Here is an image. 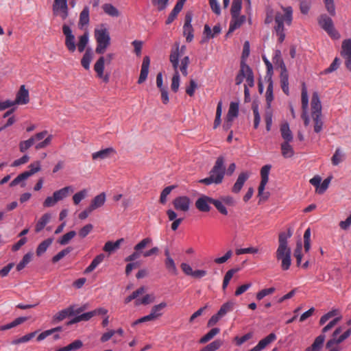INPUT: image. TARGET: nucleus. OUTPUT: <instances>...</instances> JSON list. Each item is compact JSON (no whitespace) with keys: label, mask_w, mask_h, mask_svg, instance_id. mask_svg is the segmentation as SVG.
Segmentation results:
<instances>
[{"label":"nucleus","mask_w":351,"mask_h":351,"mask_svg":"<svg viewBox=\"0 0 351 351\" xmlns=\"http://www.w3.org/2000/svg\"><path fill=\"white\" fill-rule=\"evenodd\" d=\"M83 346V343L81 340L77 339L67 345L66 346L60 348L56 351H75L81 348Z\"/></svg>","instance_id":"obj_35"},{"label":"nucleus","mask_w":351,"mask_h":351,"mask_svg":"<svg viewBox=\"0 0 351 351\" xmlns=\"http://www.w3.org/2000/svg\"><path fill=\"white\" fill-rule=\"evenodd\" d=\"M95 38L97 42L95 52L104 54L110 44V37L108 29L103 25L95 29Z\"/></svg>","instance_id":"obj_5"},{"label":"nucleus","mask_w":351,"mask_h":351,"mask_svg":"<svg viewBox=\"0 0 351 351\" xmlns=\"http://www.w3.org/2000/svg\"><path fill=\"white\" fill-rule=\"evenodd\" d=\"M343 154L340 148H337L333 154L331 160L333 165H338L343 160Z\"/></svg>","instance_id":"obj_54"},{"label":"nucleus","mask_w":351,"mask_h":351,"mask_svg":"<svg viewBox=\"0 0 351 351\" xmlns=\"http://www.w3.org/2000/svg\"><path fill=\"white\" fill-rule=\"evenodd\" d=\"M223 204L224 203L221 199H213V204L215 206L217 210L222 215H227L228 210Z\"/></svg>","instance_id":"obj_56"},{"label":"nucleus","mask_w":351,"mask_h":351,"mask_svg":"<svg viewBox=\"0 0 351 351\" xmlns=\"http://www.w3.org/2000/svg\"><path fill=\"white\" fill-rule=\"evenodd\" d=\"M104 64L105 57L101 56L95 62L94 65V70L97 73L99 78H101L105 82H108L109 80V76L108 75H104Z\"/></svg>","instance_id":"obj_16"},{"label":"nucleus","mask_w":351,"mask_h":351,"mask_svg":"<svg viewBox=\"0 0 351 351\" xmlns=\"http://www.w3.org/2000/svg\"><path fill=\"white\" fill-rule=\"evenodd\" d=\"M26 320H27V317H18V318L15 319L13 322H10L8 324L1 326L0 330L3 331V330L11 329V328L16 327L18 325L23 323Z\"/></svg>","instance_id":"obj_38"},{"label":"nucleus","mask_w":351,"mask_h":351,"mask_svg":"<svg viewBox=\"0 0 351 351\" xmlns=\"http://www.w3.org/2000/svg\"><path fill=\"white\" fill-rule=\"evenodd\" d=\"M182 8H180V5H178L176 4L173 9L169 14V15L166 21V24L167 25L171 24L175 20V19L177 17L178 14L182 10Z\"/></svg>","instance_id":"obj_52"},{"label":"nucleus","mask_w":351,"mask_h":351,"mask_svg":"<svg viewBox=\"0 0 351 351\" xmlns=\"http://www.w3.org/2000/svg\"><path fill=\"white\" fill-rule=\"evenodd\" d=\"M275 257L278 261L281 262L280 267L283 271H287L290 268L291 265V250L285 242L280 241V243H278Z\"/></svg>","instance_id":"obj_4"},{"label":"nucleus","mask_w":351,"mask_h":351,"mask_svg":"<svg viewBox=\"0 0 351 351\" xmlns=\"http://www.w3.org/2000/svg\"><path fill=\"white\" fill-rule=\"evenodd\" d=\"M341 55L343 58L351 57V39H346L343 41Z\"/></svg>","instance_id":"obj_40"},{"label":"nucleus","mask_w":351,"mask_h":351,"mask_svg":"<svg viewBox=\"0 0 351 351\" xmlns=\"http://www.w3.org/2000/svg\"><path fill=\"white\" fill-rule=\"evenodd\" d=\"M88 191L86 189H82L80 191L76 193L73 196V201L75 205H77L80 202L84 199L87 195Z\"/></svg>","instance_id":"obj_55"},{"label":"nucleus","mask_w":351,"mask_h":351,"mask_svg":"<svg viewBox=\"0 0 351 351\" xmlns=\"http://www.w3.org/2000/svg\"><path fill=\"white\" fill-rule=\"evenodd\" d=\"M239 114V104L236 102H231L230 104L229 110L228 112L227 117L228 120H233L238 116Z\"/></svg>","instance_id":"obj_42"},{"label":"nucleus","mask_w":351,"mask_h":351,"mask_svg":"<svg viewBox=\"0 0 351 351\" xmlns=\"http://www.w3.org/2000/svg\"><path fill=\"white\" fill-rule=\"evenodd\" d=\"M123 241V239H120L116 241L115 242L107 241L103 247V250L106 252L111 253L114 250L119 248L121 243H122Z\"/></svg>","instance_id":"obj_34"},{"label":"nucleus","mask_w":351,"mask_h":351,"mask_svg":"<svg viewBox=\"0 0 351 351\" xmlns=\"http://www.w3.org/2000/svg\"><path fill=\"white\" fill-rule=\"evenodd\" d=\"M54 14H60L62 19H66L69 15L67 0H54L53 3Z\"/></svg>","instance_id":"obj_11"},{"label":"nucleus","mask_w":351,"mask_h":351,"mask_svg":"<svg viewBox=\"0 0 351 351\" xmlns=\"http://www.w3.org/2000/svg\"><path fill=\"white\" fill-rule=\"evenodd\" d=\"M325 339V335H319L315 338L313 344L311 346L308 347L305 351H320V350L323 347Z\"/></svg>","instance_id":"obj_23"},{"label":"nucleus","mask_w":351,"mask_h":351,"mask_svg":"<svg viewBox=\"0 0 351 351\" xmlns=\"http://www.w3.org/2000/svg\"><path fill=\"white\" fill-rule=\"evenodd\" d=\"M166 302H162L158 304L154 305L150 311V313L146 315L148 321H154L158 319L163 315V310L167 307Z\"/></svg>","instance_id":"obj_13"},{"label":"nucleus","mask_w":351,"mask_h":351,"mask_svg":"<svg viewBox=\"0 0 351 351\" xmlns=\"http://www.w3.org/2000/svg\"><path fill=\"white\" fill-rule=\"evenodd\" d=\"M34 139L31 137L25 141H21L19 143V150L21 152H25L29 148H30L33 145Z\"/></svg>","instance_id":"obj_58"},{"label":"nucleus","mask_w":351,"mask_h":351,"mask_svg":"<svg viewBox=\"0 0 351 351\" xmlns=\"http://www.w3.org/2000/svg\"><path fill=\"white\" fill-rule=\"evenodd\" d=\"M93 317V314L92 311L87 312V313H83L82 315L75 317L73 319L70 320L67 323V324L71 325V324H75V323H77V322H80L82 321H88Z\"/></svg>","instance_id":"obj_39"},{"label":"nucleus","mask_w":351,"mask_h":351,"mask_svg":"<svg viewBox=\"0 0 351 351\" xmlns=\"http://www.w3.org/2000/svg\"><path fill=\"white\" fill-rule=\"evenodd\" d=\"M88 43V34L85 32L84 34L79 37V42L77 43V49L80 52H83Z\"/></svg>","instance_id":"obj_44"},{"label":"nucleus","mask_w":351,"mask_h":351,"mask_svg":"<svg viewBox=\"0 0 351 351\" xmlns=\"http://www.w3.org/2000/svg\"><path fill=\"white\" fill-rule=\"evenodd\" d=\"M332 180V176L326 178L319 185L318 189H316V192L319 194H323L328 188L330 182Z\"/></svg>","instance_id":"obj_61"},{"label":"nucleus","mask_w":351,"mask_h":351,"mask_svg":"<svg viewBox=\"0 0 351 351\" xmlns=\"http://www.w3.org/2000/svg\"><path fill=\"white\" fill-rule=\"evenodd\" d=\"M235 302L233 300H229L226 303L223 304L217 312L218 315H220L221 317H223L228 313L232 311L235 306Z\"/></svg>","instance_id":"obj_27"},{"label":"nucleus","mask_w":351,"mask_h":351,"mask_svg":"<svg viewBox=\"0 0 351 351\" xmlns=\"http://www.w3.org/2000/svg\"><path fill=\"white\" fill-rule=\"evenodd\" d=\"M62 32L65 36V46L67 49L73 53L76 49V45L75 42V36L73 34L71 28L66 24L62 26Z\"/></svg>","instance_id":"obj_9"},{"label":"nucleus","mask_w":351,"mask_h":351,"mask_svg":"<svg viewBox=\"0 0 351 351\" xmlns=\"http://www.w3.org/2000/svg\"><path fill=\"white\" fill-rule=\"evenodd\" d=\"M311 118L313 121L314 132L319 133L322 130L323 121L322 119V105L317 93H313L311 102Z\"/></svg>","instance_id":"obj_3"},{"label":"nucleus","mask_w":351,"mask_h":351,"mask_svg":"<svg viewBox=\"0 0 351 351\" xmlns=\"http://www.w3.org/2000/svg\"><path fill=\"white\" fill-rule=\"evenodd\" d=\"M106 202V195L104 193H101L95 196L91 201L89 207L93 210H95L101 207Z\"/></svg>","instance_id":"obj_25"},{"label":"nucleus","mask_w":351,"mask_h":351,"mask_svg":"<svg viewBox=\"0 0 351 351\" xmlns=\"http://www.w3.org/2000/svg\"><path fill=\"white\" fill-rule=\"evenodd\" d=\"M29 101V92L25 89V85H22L16 94L14 101L16 104H26Z\"/></svg>","instance_id":"obj_20"},{"label":"nucleus","mask_w":351,"mask_h":351,"mask_svg":"<svg viewBox=\"0 0 351 351\" xmlns=\"http://www.w3.org/2000/svg\"><path fill=\"white\" fill-rule=\"evenodd\" d=\"M145 290L143 287L138 288L125 299V303L128 304L132 300L136 299L137 297L143 294L145 292Z\"/></svg>","instance_id":"obj_64"},{"label":"nucleus","mask_w":351,"mask_h":351,"mask_svg":"<svg viewBox=\"0 0 351 351\" xmlns=\"http://www.w3.org/2000/svg\"><path fill=\"white\" fill-rule=\"evenodd\" d=\"M62 330L61 326H58L53 328H51L50 330H45L43 332H41L37 337V341H40L44 340L45 338H47L48 336L52 335L53 333L58 331Z\"/></svg>","instance_id":"obj_48"},{"label":"nucleus","mask_w":351,"mask_h":351,"mask_svg":"<svg viewBox=\"0 0 351 351\" xmlns=\"http://www.w3.org/2000/svg\"><path fill=\"white\" fill-rule=\"evenodd\" d=\"M104 12L111 16H118L119 12L118 10L110 3H106L103 5Z\"/></svg>","instance_id":"obj_46"},{"label":"nucleus","mask_w":351,"mask_h":351,"mask_svg":"<svg viewBox=\"0 0 351 351\" xmlns=\"http://www.w3.org/2000/svg\"><path fill=\"white\" fill-rule=\"evenodd\" d=\"M290 142H283L281 144V152L284 158H291L294 155V151L292 146L289 144Z\"/></svg>","instance_id":"obj_36"},{"label":"nucleus","mask_w":351,"mask_h":351,"mask_svg":"<svg viewBox=\"0 0 351 351\" xmlns=\"http://www.w3.org/2000/svg\"><path fill=\"white\" fill-rule=\"evenodd\" d=\"M190 203V199L186 196L178 197L173 202L175 209L183 212H186L189 210Z\"/></svg>","instance_id":"obj_14"},{"label":"nucleus","mask_w":351,"mask_h":351,"mask_svg":"<svg viewBox=\"0 0 351 351\" xmlns=\"http://www.w3.org/2000/svg\"><path fill=\"white\" fill-rule=\"evenodd\" d=\"M282 10L283 13L277 12L274 14L273 10L267 9L266 18L265 19V23L269 24L273 21L274 16V30L278 37V42L280 43H282L285 38L284 23H285L287 25H291L293 20V9L291 6H282Z\"/></svg>","instance_id":"obj_1"},{"label":"nucleus","mask_w":351,"mask_h":351,"mask_svg":"<svg viewBox=\"0 0 351 351\" xmlns=\"http://www.w3.org/2000/svg\"><path fill=\"white\" fill-rule=\"evenodd\" d=\"M51 218V214H44L36 223L35 226V232L37 233L40 232L45 228V226L49 222Z\"/></svg>","instance_id":"obj_28"},{"label":"nucleus","mask_w":351,"mask_h":351,"mask_svg":"<svg viewBox=\"0 0 351 351\" xmlns=\"http://www.w3.org/2000/svg\"><path fill=\"white\" fill-rule=\"evenodd\" d=\"M105 256L103 254H100L95 257L92 261L91 263L84 270V274H88L92 272L104 260Z\"/></svg>","instance_id":"obj_30"},{"label":"nucleus","mask_w":351,"mask_h":351,"mask_svg":"<svg viewBox=\"0 0 351 351\" xmlns=\"http://www.w3.org/2000/svg\"><path fill=\"white\" fill-rule=\"evenodd\" d=\"M222 345V341L219 339H217L210 343L208 344L206 346L203 348L200 351H216L218 350Z\"/></svg>","instance_id":"obj_49"},{"label":"nucleus","mask_w":351,"mask_h":351,"mask_svg":"<svg viewBox=\"0 0 351 351\" xmlns=\"http://www.w3.org/2000/svg\"><path fill=\"white\" fill-rule=\"evenodd\" d=\"M185 49V46L183 45L180 49L178 45H177L176 47L171 49L169 56V61L171 63L174 71H178L179 59L181 57V56L184 53Z\"/></svg>","instance_id":"obj_10"},{"label":"nucleus","mask_w":351,"mask_h":351,"mask_svg":"<svg viewBox=\"0 0 351 351\" xmlns=\"http://www.w3.org/2000/svg\"><path fill=\"white\" fill-rule=\"evenodd\" d=\"M247 69H250V67L242 62L241 63L239 72L235 77V83L237 85L241 84L243 82L244 78H246L248 73V71H247Z\"/></svg>","instance_id":"obj_26"},{"label":"nucleus","mask_w":351,"mask_h":351,"mask_svg":"<svg viewBox=\"0 0 351 351\" xmlns=\"http://www.w3.org/2000/svg\"><path fill=\"white\" fill-rule=\"evenodd\" d=\"M318 23L330 37L335 39H338L340 37L339 33L334 27L332 20L326 14H322L319 16L318 18Z\"/></svg>","instance_id":"obj_7"},{"label":"nucleus","mask_w":351,"mask_h":351,"mask_svg":"<svg viewBox=\"0 0 351 351\" xmlns=\"http://www.w3.org/2000/svg\"><path fill=\"white\" fill-rule=\"evenodd\" d=\"M246 16L241 14L231 15L229 29L228 34H230L239 28L245 21Z\"/></svg>","instance_id":"obj_15"},{"label":"nucleus","mask_w":351,"mask_h":351,"mask_svg":"<svg viewBox=\"0 0 351 351\" xmlns=\"http://www.w3.org/2000/svg\"><path fill=\"white\" fill-rule=\"evenodd\" d=\"M89 23V8L85 6L80 14V20L78 25L80 28Z\"/></svg>","instance_id":"obj_32"},{"label":"nucleus","mask_w":351,"mask_h":351,"mask_svg":"<svg viewBox=\"0 0 351 351\" xmlns=\"http://www.w3.org/2000/svg\"><path fill=\"white\" fill-rule=\"evenodd\" d=\"M72 193H73V187L71 186H68L56 191L53 194L58 202H59L69 196Z\"/></svg>","instance_id":"obj_24"},{"label":"nucleus","mask_w":351,"mask_h":351,"mask_svg":"<svg viewBox=\"0 0 351 351\" xmlns=\"http://www.w3.org/2000/svg\"><path fill=\"white\" fill-rule=\"evenodd\" d=\"M213 198L207 195H201L195 202V207L201 212L207 213L210 210V204H213Z\"/></svg>","instance_id":"obj_12"},{"label":"nucleus","mask_w":351,"mask_h":351,"mask_svg":"<svg viewBox=\"0 0 351 351\" xmlns=\"http://www.w3.org/2000/svg\"><path fill=\"white\" fill-rule=\"evenodd\" d=\"M85 308V306L77 307L75 305L69 306L68 308L62 309L54 315L52 318V322L57 324L64 320L67 317L81 313Z\"/></svg>","instance_id":"obj_6"},{"label":"nucleus","mask_w":351,"mask_h":351,"mask_svg":"<svg viewBox=\"0 0 351 351\" xmlns=\"http://www.w3.org/2000/svg\"><path fill=\"white\" fill-rule=\"evenodd\" d=\"M342 331L341 327H338L335 329V330L332 333V337L330 340H328L326 344V347H331V346L338 345L342 343L345 339L341 335L338 336Z\"/></svg>","instance_id":"obj_21"},{"label":"nucleus","mask_w":351,"mask_h":351,"mask_svg":"<svg viewBox=\"0 0 351 351\" xmlns=\"http://www.w3.org/2000/svg\"><path fill=\"white\" fill-rule=\"evenodd\" d=\"M150 64V59L149 56H145L143 60V63L141 65V73L139 78L138 80V84H142L144 82L148 75L149 73V67Z\"/></svg>","instance_id":"obj_19"},{"label":"nucleus","mask_w":351,"mask_h":351,"mask_svg":"<svg viewBox=\"0 0 351 351\" xmlns=\"http://www.w3.org/2000/svg\"><path fill=\"white\" fill-rule=\"evenodd\" d=\"M36 334H37V331L30 332V333L27 334L19 339H14L12 341V343L16 345V344H20V343H26V342L30 341L32 338H34Z\"/></svg>","instance_id":"obj_47"},{"label":"nucleus","mask_w":351,"mask_h":351,"mask_svg":"<svg viewBox=\"0 0 351 351\" xmlns=\"http://www.w3.org/2000/svg\"><path fill=\"white\" fill-rule=\"evenodd\" d=\"M282 69H280V84L282 91L287 95H289V74L285 64H282Z\"/></svg>","instance_id":"obj_18"},{"label":"nucleus","mask_w":351,"mask_h":351,"mask_svg":"<svg viewBox=\"0 0 351 351\" xmlns=\"http://www.w3.org/2000/svg\"><path fill=\"white\" fill-rule=\"evenodd\" d=\"M293 234V230L291 228L287 229V232H280L278 235V243L280 241L285 242L286 245H288V239L291 238Z\"/></svg>","instance_id":"obj_57"},{"label":"nucleus","mask_w":351,"mask_h":351,"mask_svg":"<svg viewBox=\"0 0 351 351\" xmlns=\"http://www.w3.org/2000/svg\"><path fill=\"white\" fill-rule=\"evenodd\" d=\"M92 59L93 52L90 49H88L81 60L82 66L86 70L89 69Z\"/></svg>","instance_id":"obj_37"},{"label":"nucleus","mask_w":351,"mask_h":351,"mask_svg":"<svg viewBox=\"0 0 351 351\" xmlns=\"http://www.w3.org/2000/svg\"><path fill=\"white\" fill-rule=\"evenodd\" d=\"M280 132L282 138L285 140L284 142H291L293 140V134L289 129L288 123H284L281 125Z\"/></svg>","instance_id":"obj_33"},{"label":"nucleus","mask_w":351,"mask_h":351,"mask_svg":"<svg viewBox=\"0 0 351 351\" xmlns=\"http://www.w3.org/2000/svg\"><path fill=\"white\" fill-rule=\"evenodd\" d=\"M32 253L28 252L24 255L23 259L16 265L17 271L22 270L32 260Z\"/></svg>","instance_id":"obj_50"},{"label":"nucleus","mask_w":351,"mask_h":351,"mask_svg":"<svg viewBox=\"0 0 351 351\" xmlns=\"http://www.w3.org/2000/svg\"><path fill=\"white\" fill-rule=\"evenodd\" d=\"M71 250H72V247H68L61 250L60 252H59L56 255H55L52 258V262L54 263L58 262L60 260H61L62 258H64L66 255L69 254L71 252Z\"/></svg>","instance_id":"obj_59"},{"label":"nucleus","mask_w":351,"mask_h":351,"mask_svg":"<svg viewBox=\"0 0 351 351\" xmlns=\"http://www.w3.org/2000/svg\"><path fill=\"white\" fill-rule=\"evenodd\" d=\"M53 241V238H48L42 241L36 248V255L38 256H40L43 254L47 251V248L52 244Z\"/></svg>","instance_id":"obj_31"},{"label":"nucleus","mask_w":351,"mask_h":351,"mask_svg":"<svg viewBox=\"0 0 351 351\" xmlns=\"http://www.w3.org/2000/svg\"><path fill=\"white\" fill-rule=\"evenodd\" d=\"M242 8V0H232L230 8V14L235 16L240 14Z\"/></svg>","instance_id":"obj_45"},{"label":"nucleus","mask_w":351,"mask_h":351,"mask_svg":"<svg viewBox=\"0 0 351 351\" xmlns=\"http://www.w3.org/2000/svg\"><path fill=\"white\" fill-rule=\"evenodd\" d=\"M224 157L219 156L213 168L209 172V176L199 180V182L205 185H210L212 184H219L222 182L226 174V167L224 165Z\"/></svg>","instance_id":"obj_2"},{"label":"nucleus","mask_w":351,"mask_h":351,"mask_svg":"<svg viewBox=\"0 0 351 351\" xmlns=\"http://www.w3.org/2000/svg\"><path fill=\"white\" fill-rule=\"evenodd\" d=\"M116 153L115 150L112 147H108L100 151L96 152L92 154L93 160H103L110 158L112 155Z\"/></svg>","instance_id":"obj_22"},{"label":"nucleus","mask_w":351,"mask_h":351,"mask_svg":"<svg viewBox=\"0 0 351 351\" xmlns=\"http://www.w3.org/2000/svg\"><path fill=\"white\" fill-rule=\"evenodd\" d=\"M76 235L74 230H71L64 234L58 241L60 245H64L69 243V241Z\"/></svg>","instance_id":"obj_53"},{"label":"nucleus","mask_w":351,"mask_h":351,"mask_svg":"<svg viewBox=\"0 0 351 351\" xmlns=\"http://www.w3.org/2000/svg\"><path fill=\"white\" fill-rule=\"evenodd\" d=\"M165 266L170 274L173 275H176L178 274V269L176 267L175 261L172 258H165Z\"/></svg>","instance_id":"obj_43"},{"label":"nucleus","mask_w":351,"mask_h":351,"mask_svg":"<svg viewBox=\"0 0 351 351\" xmlns=\"http://www.w3.org/2000/svg\"><path fill=\"white\" fill-rule=\"evenodd\" d=\"M176 186L173 185L165 187L160 193V202L162 204L167 202V197Z\"/></svg>","instance_id":"obj_63"},{"label":"nucleus","mask_w":351,"mask_h":351,"mask_svg":"<svg viewBox=\"0 0 351 351\" xmlns=\"http://www.w3.org/2000/svg\"><path fill=\"white\" fill-rule=\"evenodd\" d=\"M28 168L29 169L28 171H25V173H29V177L35 174L36 173L40 171V162L39 161H36L33 163H31Z\"/></svg>","instance_id":"obj_62"},{"label":"nucleus","mask_w":351,"mask_h":351,"mask_svg":"<svg viewBox=\"0 0 351 351\" xmlns=\"http://www.w3.org/2000/svg\"><path fill=\"white\" fill-rule=\"evenodd\" d=\"M152 243V239L150 237H146L142 239L139 243H138L134 247L135 251H141L145 248L147 245H150Z\"/></svg>","instance_id":"obj_51"},{"label":"nucleus","mask_w":351,"mask_h":351,"mask_svg":"<svg viewBox=\"0 0 351 351\" xmlns=\"http://www.w3.org/2000/svg\"><path fill=\"white\" fill-rule=\"evenodd\" d=\"M276 339V335L271 332L266 337L261 339L258 344L250 349L249 351H261L264 350L269 343L274 341Z\"/></svg>","instance_id":"obj_17"},{"label":"nucleus","mask_w":351,"mask_h":351,"mask_svg":"<svg viewBox=\"0 0 351 351\" xmlns=\"http://www.w3.org/2000/svg\"><path fill=\"white\" fill-rule=\"evenodd\" d=\"M29 178V173H25V171L20 173L16 178H15L10 183V186L12 187L20 184L21 187H25L26 184L25 181Z\"/></svg>","instance_id":"obj_29"},{"label":"nucleus","mask_w":351,"mask_h":351,"mask_svg":"<svg viewBox=\"0 0 351 351\" xmlns=\"http://www.w3.org/2000/svg\"><path fill=\"white\" fill-rule=\"evenodd\" d=\"M189 63H190V60H189V56H184L181 60L180 66L178 67L180 68V70L184 76H186L188 75L187 68H188Z\"/></svg>","instance_id":"obj_60"},{"label":"nucleus","mask_w":351,"mask_h":351,"mask_svg":"<svg viewBox=\"0 0 351 351\" xmlns=\"http://www.w3.org/2000/svg\"><path fill=\"white\" fill-rule=\"evenodd\" d=\"M271 168V165H265L261 169V180L258 189V196L263 200L267 199L269 197V193H265V186L269 180V174Z\"/></svg>","instance_id":"obj_8"},{"label":"nucleus","mask_w":351,"mask_h":351,"mask_svg":"<svg viewBox=\"0 0 351 351\" xmlns=\"http://www.w3.org/2000/svg\"><path fill=\"white\" fill-rule=\"evenodd\" d=\"M220 329L219 328H213L205 335H204L199 341V343H206L212 339L215 336L219 334Z\"/></svg>","instance_id":"obj_41"}]
</instances>
